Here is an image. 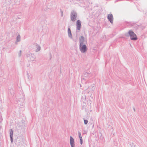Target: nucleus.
<instances>
[{
  "instance_id": "13",
  "label": "nucleus",
  "mask_w": 147,
  "mask_h": 147,
  "mask_svg": "<svg viewBox=\"0 0 147 147\" xmlns=\"http://www.w3.org/2000/svg\"><path fill=\"white\" fill-rule=\"evenodd\" d=\"M20 41V35H18L16 37V42H19Z\"/></svg>"
},
{
  "instance_id": "9",
  "label": "nucleus",
  "mask_w": 147,
  "mask_h": 147,
  "mask_svg": "<svg viewBox=\"0 0 147 147\" xmlns=\"http://www.w3.org/2000/svg\"><path fill=\"white\" fill-rule=\"evenodd\" d=\"M70 143L71 147H74V140L72 136H70Z\"/></svg>"
},
{
  "instance_id": "2",
  "label": "nucleus",
  "mask_w": 147,
  "mask_h": 147,
  "mask_svg": "<svg viewBox=\"0 0 147 147\" xmlns=\"http://www.w3.org/2000/svg\"><path fill=\"white\" fill-rule=\"evenodd\" d=\"M78 14L77 12L74 10H72L70 13V19L73 22H75L77 17Z\"/></svg>"
},
{
  "instance_id": "3",
  "label": "nucleus",
  "mask_w": 147,
  "mask_h": 147,
  "mask_svg": "<svg viewBox=\"0 0 147 147\" xmlns=\"http://www.w3.org/2000/svg\"><path fill=\"white\" fill-rule=\"evenodd\" d=\"M26 56L28 58V59L30 61H36V57L34 55L30 53H28L26 54Z\"/></svg>"
},
{
  "instance_id": "1",
  "label": "nucleus",
  "mask_w": 147,
  "mask_h": 147,
  "mask_svg": "<svg viewBox=\"0 0 147 147\" xmlns=\"http://www.w3.org/2000/svg\"><path fill=\"white\" fill-rule=\"evenodd\" d=\"M126 37H130V39L132 40H136L138 38L136 34L131 30H129L127 33L125 34Z\"/></svg>"
},
{
  "instance_id": "7",
  "label": "nucleus",
  "mask_w": 147,
  "mask_h": 147,
  "mask_svg": "<svg viewBox=\"0 0 147 147\" xmlns=\"http://www.w3.org/2000/svg\"><path fill=\"white\" fill-rule=\"evenodd\" d=\"M81 22L80 20H78L76 22V29L79 30L81 28Z\"/></svg>"
},
{
  "instance_id": "11",
  "label": "nucleus",
  "mask_w": 147,
  "mask_h": 147,
  "mask_svg": "<svg viewBox=\"0 0 147 147\" xmlns=\"http://www.w3.org/2000/svg\"><path fill=\"white\" fill-rule=\"evenodd\" d=\"M34 46L36 48L35 51L37 52L39 51L41 49L40 47V45H38L36 43H35L34 44Z\"/></svg>"
},
{
  "instance_id": "14",
  "label": "nucleus",
  "mask_w": 147,
  "mask_h": 147,
  "mask_svg": "<svg viewBox=\"0 0 147 147\" xmlns=\"http://www.w3.org/2000/svg\"><path fill=\"white\" fill-rule=\"evenodd\" d=\"M94 84H93V86L92 85L91 86L92 87L91 88H90L89 87V89L90 90V91H94V89H95V88L94 86Z\"/></svg>"
},
{
  "instance_id": "6",
  "label": "nucleus",
  "mask_w": 147,
  "mask_h": 147,
  "mask_svg": "<svg viewBox=\"0 0 147 147\" xmlns=\"http://www.w3.org/2000/svg\"><path fill=\"white\" fill-rule=\"evenodd\" d=\"M84 37L82 36H81L79 38V45L85 44Z\"/></svg>"
},
{
  "instance_id": "18",
  "label": "nucleus",
  "mask_w": 147,
  "mask_h": 147,
  "mask_svg": "<svg viewBox=\"0 0 147 147\" xmlns=\"http://www.w3.org/2000/svg\"><path fill=\"white\" fill-rule=\"evenodd\" d=\"M84 123L85 125H86L88 123V121L86 119H84Z\"/></svg>"
},
{
  "instance_id": "8",
  "label": "nucleus",
  "mask_w": 147,
  "mask_h": 147,
  "mask_svg": "<svg viewBox=\"0 0 147 147\" xmlns=\"http://www.w3.org/2000/svg\"><path fill=\"white\" fill-rule=\"evenodd\" d=\"M107 19L111 24H112L113 23V18L112 14L110 13L108 15Z\"/></svg>"
},
{
  "instance_id": "12",
  "label": "nucleus",
  "mask_w": 147,
  "mask_h": 147,
  "mask_svg": "<svg viewBox=\"0 0 147 147\" xmlns=\"http://www.w3.org/2000/svg\"><path fill=\"white\" fill-rule=\"evenodd\" d=\"M9 134H10V140L11 141V143L13 142V130L11 129H10L9 130Z\"/></svg>"
},
{
  "instance_id": "22",
  "label": "nucleus",
  "mask_w": 147,
  "mask_h": 147,
  "mask_svg": "<svg viewBox=\"0 0 147 147\" xmlns=\"http://www.w3.org/2000/svg\"><path fill=\"white\" fill-rule=\"evenodd\" d=\"M80 143L81 145H82L83 144V140L82 139L80 140Z\"/></svg>"
},
{
  "instance_id": "10",
  "label": "nucleus",
  "mask_w": 147,
  "mask_h": 147,
  "mask_svg": "<svg viewBox=\"0 0 147 147\" xmlns=\"http://www.w3.org/2000/svg\"><path fill=\"white\" fill-rule=\"evenodd\" d=\"M67 33L68 37L71 39H73L72 38V36L71 33V29L70 28V27L69 26H68V29L67 31Z\"/></svg>"
},
{
  "instance_id": "5",
  "label": "nucleus",
  "mask_w": 147,
  "mask_h": 147,
  "mask_svg": "<svg viewBox=\"0 0 147 147\" xmlns=\"http://www.w3.org/2000/svg\"><path fill=\"white\" fill-rule=\"evenodd\" d=\"M79 49L82 53H84L87 50V48L85 44L79 45Z\"/></svg>"
},
{
  "instance_id": "25",
  "label": "nucleus",
  "mask_w": 147,
  "mask_h": 147,
  "mask_svg": "<svg viewBox=\"0 0 147 147\" xmlns=\"http://www.w3.org/2000/svg\"><path fill=\"white\" fill-rule=\"evenodd\" d=\"M134 111H135V109L134 108Z\"/></svg>"
},
{
  "instance_id": "17",
  "label": "nucleus",
  "mask_w": 147,
  "mask_h": 147,
  "mask_svg": "<svg viewBox=\"0 0 147 147\" xmlns=\"http://www.w3.org/2000/svg\"><path fill=\"white\" fill-rule=\"evenodd\" d=\"M130 145L131 146V147H135L136 146V145L134 144L133 142L131 143H130Z\"/></svg>"
},
{
  "instance_id": "26",
  "label": "nucleus",
  "mask_w": 147,
  "mask_h": 147,
  "mask_svg": "<svg viewBox=\"0 0 147 147\" xmlns=\"http://www.w3.org/2000/svg\"><path fill=\"white\" fill-rule=\"evenodd\" d=\"M86 83H86V82H85V84H86Z\"/></svg>"
},
{
  "instance_id": "19",
  "label": "nucleus",
  "mask_w": 147,
  "mask_h": 147,
  "mask_svg": "<svg viewBox=\"0 0 147 147\" xmlns=\"http://www.w3.org/2000/svg\"><path fill=\"white\" fill-rule=\"evenodd\" d=\"M22 54V51L21 50H20L18 54V55L19 57H20L21 56Z\"/></svg>"
},
{
  "instance_id": "24",
  "label": "nucleus",
  "mask_w": 147,
  "mask_h": 147,
  "mask_svg": "<svg viewBox=\"0 0 147 147\" xmlns=\"http://www.w3.org/2000/svg\"><path fill=\"white\" fill-rule=\"evenodd\" d=\"M50 59H51V57H52L51 54V53H50Z\"/></svg>"
},
{
  "instance_id": "27",
  "label": "nucleus",
  "mask_w": 147,
  "mask_h": 147,
  "mask_svg": "<svg viewBox=\"0 0 147 147\" xmlns=\"http://www.w3.org/2000/svg\"><path fill=\"white\" fill-rule=\"evenodd\" d=\"M80 87H81V85L80 84Z\"/></svg>"
},
{
  "instance_id": "23",
  "label": "nucleus",
  "mask_w": 147,
  "mask_h": 147,
  "mask_svg": "<svg viewBox=\"0 0 147 147\" xmlns=\"http://www.w3.org/2000/svg\"><path fill=\"white\" fill-rule=\"evenodd\" d=\"M27 75L28 76V78L29 79H30L31 78L30 76L28 75V74H27Z\"/></svg>"
},
{
  "instance_id": "20",
  "label": "nucleus",
  "mask_w": 147,
  "mask_h": 147,
  "mask_svg": "<svg viewBox=\"0 0 147 147\" xmlns=\"http://www.w3.org/2000/svg\"><path fill=\"white\" fill-rule=\"evenodd\" d=\"M61 16L62 17L63 16V12L62 10H61Z\"/></svg>"
},
{
  "instance_id": "16",
  "label": "nucleus",
  "mask_w": 147,
  "mask_h": 147,
  "mask_svg": "<svg viewBox=\"0 0 147 147\" xmlns=\"http://www.w3.org/2000/svg\"><path fill=\"white\" fill-rule=\"evenodd\" d=\"M89 88V86H86L84 87V89L85 90H87Z\"/></svg>"
},
{
  "instance_id": "21",
  "label": "nucleus",
  "mask_w": 147,
  "mask_h": 147,
  "mask_svg": "<svg viewBox=\"0 0 147 147\" xmlns=\"http://www.w3.org/2000/svg\"><path fill=\"white\" fill-rule=\"evenodd\" d=\"M16 141L17 142H18V143H20V141L18 140V138L16 140Z\"/></svg>"
},
{
  "instance_id": "4",
  "label": "nucleus",
  "mask_w": 147,
  "mask_h": 147,
  "mask_svg": "<svg viewBox=\"0 0 147 147\" xmlns=\"http://www.w3.org/2000/svg\"><path fill=\"white\" fill-rule=\"evenodd\" d=\"M92 74L90 73H89L86 72L83 73L82 78V80H88L89 78L91 77Z\"/></svg>"
},
{
  "instance_id": "15",
  "label": "nucleus",
  "mask_w": 147,
  "mask_h": 147,
  "mask_svg": "<svg viewBox=\"0 0 147 147\" xmlns=\"http://www.w3.org/2000/svg\"><path fill=\"white\" fill-rule=\"evenodd\" d=\"M78 136H79V137L80 140H81V139L82 140V136H81V133L79 131L78 132Z\"/></svg>"
}]
</instances>
